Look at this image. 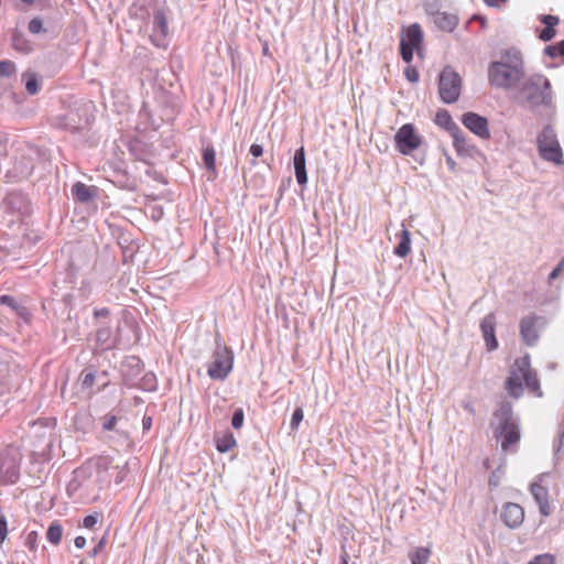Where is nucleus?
I'll list each match as a JSON object with an SVG mask.
<instances>
[{"instance_id": "1", "label": "nucleus", "mask_w": 564, "mask_h": 564, "mask_svg": "<svg viewBox=\"0 0 564 564\" xmlns=\"http://www.w3.org/2000/svg\"><path fill=\"white\" fill-rule=\"evenodd\" d=\"M487 76L489 84L495 88L503 90L517 88L525 76L521 51L517 47L503 50L499 59L489 63Z\"/></svg>"}, {"instance_id": "2", "label": "nucleus", "mask_w": 564, "mask_h": 564, "mask_svg": "<svg viewBox=\"0 0 564 564\" xmlns=\"http://www.w3.org/2000/svg\"><path fill=\"white\" fill-rule=\"evenodd\" d=\"M490 427L492 429L494 436L497 440H501V449L503 452L512 451V446L520 441V421L514 415L512 405L508 401H502L494 412Z\"/></svg>"}, {"instance_id": "3", "label": "nucleus", "mask_w": 564, "mask_h": 564, "mask_svg": "<svg viewBox=\"0 0 564 564\" xmlns=\"http://www.w3.org/2000/svg\"><path fill=\"white\" fill-rule=\"evenodd\" d=\"M518 99L523 107L534 109L538 107H552L553 90L551 82L543 74H532L517 87Z\"/></svg>"}, {"instance_id": "4", "label": "nucleus", "mask_w": 564, "mask_h": 564, "mask_svg": "<svg viewBox=\"0 0 564 564\" xmlns=\"http://www.w3.org/2000/svg\"><path fill=\"white\" fill-rule=\"evenodd\" d=\"M234 361L235 355L232 349L217 334L209 360L205 364L208 377L217 381L226 380L232 371Z\"/></svg>"}, {"instance_id": "5", "label": "nucleus", "mask_w": 564, "mask_h": 564, "mask_svg": "<svg viewBox=\"0 0 564 564\" xmlns=\"http://www.w3.org/2000/svg\"><path fill=\"white\" fill-rule=\"evenodd\" d=\"M95 344L100 350L116 347L120 332L119 325H113L110 311L107 307L94 310Z\"/></svg>"}, {"instance_id": "6", "label": "nucleus", "mask_w": 564, "mask_h": 564, "mask_svg": "<svg viewBox=\"0 0 564 564\" xmlns=\"http://www.w3.org/2000/svg\"><path fill=\"white\" fill-rule=\"evenodd\" d=\"M536 147L540 156L544 161L552 162L556 165H562L564 163L563 150L552 126H545L540 132L536 138Z\"/></svg>"}, {"instance_id": "7", "label": "nucleus", "mask_w": 564, "mask_h": 564, "mask_svg": "<svg viewBox=\"0 0 564 564\" xmlns=\"http://www.w3.org/2000/svg\"><path fill=\"white\" fill-rule=\"evenodd\" d=\"M462 79L453 67L446 66L440 74L438 93L443 102L453 104L460 95Z\"/></svg>"}, {"instance_id": "8", "label": "nucleus", "mask_w": 564, "mask_h": 564, "mask_svg": "<svg viewBox=\"0 0 564 564\" xmlns=\"http://www.w3.org/2000/svg\"><path fill=\"white\" fill-rule=\"evenodd\" d=\"M423 42V32L417 23L411 24L400 40V54L405 63L413 59L414 50L420 48Z\"/></svg>"}, {"instance_id": "9", "label": "nucleus", "mask_w": 564, "mask_h": 564, "mask_svg": "<svg viewBox=\"0 0 564 564\" xmlns=\"http://www.w3.org/2000/svg\"><path fill=\"white\" fill-rule=\"evenodd\" d=\"M394 142L401 154L409 155L421 145L422 140L412 123H404L394 134Z\"/></svg>"}, {"instance_id": "10", "label": "nucleus", "mask_w": 564, "mask_h": 564, "mask_svg": "<svg viewBox=\"0 0 564 564\" xmlns=\"http://www.w3.org/2000/svg\"><path fill=\"white\" fill-rule=\"evenodd\" d=\"M516 369L520 371L522 380L524 381L528 390L530 392L535 393L538 397H542L540 381L536 377L535 371L531 369V361L529 355L516 359Z\"/></svg>"}, {"instance_id": "11", "label": "nucleus", "mask_w": 564, "mask_h": 564, "mask_svg": "<svg viewBox=\"0 0 564 564\" xmlns=\"http://www.w3.org/2000/svg\"><path fill=\"white\" fill-rule=\"evenodd\" d=\"M543 317L535 314L528 315L520 321V336L528 346H534L539 340V327Z\"/></svg>"}, {"instance_id": "12", "label": "nucleus", "mask_w": 564, "mask_h": 564, "mask_svg": "<svg viewBox=\"0 0 564 564\" xmlns=\"http://www.w3.org/2000/svg\"><path fill=\"white\" fill-rule=\"evenodd\" d=\"M169 34L167 19L163 10H156L153 14V25L150 40L156 47L166 46V36Z\"/></svg>"}, {"instance_id": "13", "label": "nucleus", "mask_w": 564, "mask_h": 564, "mask_svg": "<svg viewBox=\"0 0 564 564\" xmlns=\"http://www.w3.org/2000/svg\"><path fill=\"white\" fill-rule=\"evenodd\" d=\"M462 123L480 139L488 140L490 138L488 120L485 117L476 112H466L462 117Z\"/></svg>"}, {"instance_id": "14", "label": "nucleus", "mask_w": 564, "mask_h": 564, "mask_svg": "<svg viewBox=\"0 0 564 564\" xmlns=\"http://www.w3.org/2000/svg\"><path fill=\"white\" fill-rule=\"evenodd\" d=\"M20 476V465L15 456L9 453L0 454V478L3 482L14 484Z\"/></svg>"}, {"instance_id": "15", "label": "nucleus", "mask_w": 564, "mask_h": 564, "mask_svg": "<svg viewBox=\"0 0 564 564\" xmlns=\"http://www.w3.org/2000/svg\"><path fill=\"white\" fill-rule=\"evenodd\" d=\"M501 519L508 528L516 529L522 524L524 511L520 505L507 502L503 507Z\"/></svg>"}, {"instance_id": "16", "label": "nucleus", "mask_w": 564, "mask_h": 564, "mask_svg": "<svg viewBox=\"0 0 564 564\" xmlns=\"http://www.w3.org/2000/svg\"><path fill=\"white\" fill-rule=\"evenodd\" d=\"M480 329L482 333V337L485 339L486 346L488 350H495L498 348V340L496 338V316L495 314L490 313L487 314L481 323H480Z\"/></svg>"}, {"instance_id": "17", "label": "nucleus", "mask_w": 564, "mask_h": 564, "mask_svg": "<svg viewBox=\"0 0 564 564\" xmlns=\"http://www.w3.org/2000/svg\"><path fill=\"white\" fill-rule=\"evenodd\" d=\"M55 121L56 126L72 132L78 131L87 124V118L83 119L78 113L74 111H69L65 116L56 117Z\"/></svg>"}, {"instance_id": "18", "label": "nucleus", "mask_w": 564, "mask_h": 564, "mask_svg": "<svg viewBox=\"0 0 564 564\" xmlns=\"http://www.w3.org/2000/svg\"><path fill=\"white\" fill-rule=\"evenodd\" d=\"M293 166L296 182L300 186H305L307 183V172H306V160H305V151L304 148L301 147L295 150L293 156Z\"/></svg>"}, {"instance_id": "19", "label": "nucleus", "mask_w": 564, "mask_h": 564, "mask_svg": "<svg viewBox=\"0 0 564 564\" xmlns=\"http://www.w3.org/2000/svg\"><path fill=\"white\" fill-rule=\"evenodd\" d=\"M530 490H531V494H532L534 500L539 505V509H540L541 514H543L544 517L550 516L551 507H550V503H549V491H547V489L544 486L534 482V484L531 485Z\"/></svg>"}, {"instance_id": "20", "label": "nucleus", "mask_w": 564, "mask_h": 564, "mask_svg": "<svg viewBox=\"0 0 564 564\" xmlns=\"http://www.w3.org/2000/svg\"><path fill=\"white\" fill-rule=\"evenodd\" d=\"M506 390L516 399L520 398L523 393L522 376L520 371L516 369V362L511 366L510 375L506 380Z\"/></svg>"}, {"instance_id": "21", "label": "nucleus", "mask_w": 564, "mask_h": 564, "mask_svg": "<svg viewBox=\"0 0 564 564\" xmlns=\"http://www.w3.org/2000/svg\"><path fill=\"white\" fill-rule=\"evenodd\" d=\"M453 144L458 155L471 156L476 152V147L471 144L465 133L459 130L453 137Z\"/></svg>"}, {"instance_id": "22", "label": "nucleus", "mask_w": 564, "mask_h": 564, "mask_svg": "<svg viewBox=\"0 0 564 564\" xmlns=\"http://www.w3.org/2000/svg\"><path fill=\"white\" fill-rule=\"evenodd\" d=\"M434 22L441 30L452 32L457 26L458 19L455 14L438 12L435 14Z\"/></svg>"}, {"instance_id": "23", "label": "nucleus", "mask_w": 564, "mask_h": 564, "mask_svg": "<svg viewBox=\"0 0 564 564\" xmlns=\"http://www.w3.org/2000/svg\"><path fill=\"white\" fill-rule=\"evenodd\" d=\"M435 123L447 130L452 137L460 130L447 110L437 111Z\"/></svg>"}, {"instance_id": "24", "label": "nucleus", "mask_w": 564, "mask_h": 564, "mask_svg": "<svg viewBox=\"0 0 564 564\" xmlns=\"http://www.w3.org/2000/svg\"><path fill=\"white\" fill-rule=\"evenodd\" d=\"M22 80L24 83L25 90L29 95L33 96L40 91L41 80L36 73L31 72V70L23 73Z\"/></svg>"}, {"instance_id": "25", "label": "nucleus", "mask_w": 564, "mask_h": 564, "mask_svg": "<svg viewBox=\"0 0 564 564\" xmlns=\"http://www.w3.org/2000/svg\"><path fill=\"white\" fill-rule=\"evenodd\" d=\"M73 196L80 203H88L94 197V191L82 182H76L72 187Z\"/></svg>"}, {"instance_id": "26", "label": "nucleus", "mask_w": 564, "mask_h": 564, "mask_svg": "<svg viewBox=\"0 0 564 564\" xmlns=\"http://www.w3.org/2000/svg\"><path fill=\"white\" fill-rule=\"evenodd\" d=\"M13 48L22 54H29L33 51L32 43L20 32H14L11 37Z\"/></svg>"}, {"instance_id": "27", "label": "nucleus", "mask_w": 564, "mask_h": 564, "mask_svg": "<svg viewBox=\"0 0 564 564\" xmlns=\"http://www.w3.org/2000/svg\"><path fill=\"white\" fill-rule=\"evenodd\" d=\"M411 251V235L405 228L401 231L400 241L394 248V254L404 258Z\"/></svg>"}, {"instance_id": "28", "label": "nucleus", "mask_w": 564, "mask_h": 564, "mask_svg": "<svg viewBox=\"0 0 564 564\" xmlns=\"http://www.w3.org/2000/svg\"><path fill=\"white\" fill-rule=\"evenodd\" d=\"M0 304L9 306L13 312L17 313L20 317H28L29 312L26 307L22 306L20 303L15 301V299L11 295L3 294L0 296Z\"/></svg>"}, {"instance_id": "29", "label": "nucleus", "mask_w": 564, "mask_h": 564, "mask_svg": "<svg viewBox=\"0 0 564 564\" xmlns=\"http://www.w3.org/2000/svg\"><path fill=\"white\" fill-rule=\"evenodd\" d=\"M215 442L219 453H227L237 445V441L230 432L217 437Z\"/></svg>"}, {"instance_id": "30", "label": "nucleus", "mask_w": 564, "mask_h": 564, "mask_svg": "<svg viewBox=\"0 0 564 564\" xmlns=\"http://www.w3.org/2000/svg\"><path fill=\"white\" fill-rule=\"evenodd\" d=\"M63 536V528L58 521H53L47 531H46V539L50 543L57 545L61 543Z\"/></svg>"}, {"instance_id": "31", "label": "nucleus", "mask_w": 564, "mask_h": 564, "mask_svg": "<svg viewBox=\"0 0 564 564\" xmlns=\"http://www.w3.org/2000/svg\"><path fill=\"white\" fill-rule=\"evenodd\" d=\"M430 556L431 550L429 547H417L410 554L411 564H427Z\"/></svg>"}, {"instance_id": "32", "label": "nucleus", "mask_w": 564, "mask_h": 564, "mask_svg": "<svg viewBox=\"0 0 564 564\" xmlns=\"http://www.w3.org/2000/svg\"><path fill=\"white\" fill-rule=\"evenodd\" d=\"M203 162L208 171L215 172L216 170V153L212 145L203 150Z\"/></svg>"}, {"instance_id": "33", "label": "nucleus", "mask_w": 564, "mask_h": 564, "mask_svg": "<svg viewBox=\"0 0 564 564\" xmlns=\"http://www.w3.org/2000/svg\"><path fill=\"white\" fill-rule=\"evenodd\" d=\"M140 388L149 392L155 391L158 389L155 375L153 372H147L140 381Z\"/></svg>"}, {"instance_id": "34", "label": "nucleus", "mask_w": 564, "mask_h": 564, "mask_svg": "<svg viewBox=\"0 0 564 564\" xmlns=\"http://www.w3.org/2000/svg\"><path fill=\"white\" fill-rule=\"evenodd\" d=\"M544 53L551 57L556 58L558 56L564 57V40L554 45H547L544 48Z\"/></svg>"}, {"instance_id": "35", "label": "nucleus", "mask_w": 564, "mask_h": 564, "mask_svg": "<svg viewBox=\"0 0 564 564\" xmlns=\"http://www.w3.org/2000/svg\"><path fill=\"white\" fill-rule=\"evenodd\" d=\"M17 72V65L10 59L0 61V77H10Z\"/></svg>"}, {"instance_id": "36", "label": "nucleus", "mask_w": 564, "mask_h": 564, "mask_svg": "<svg viewBox=\"0 0 564 564\" xmlns=\"http://www.w3.org/2000/svg\"><path fill=\"white\" fill-rule=\"evenodd\" d=\"M28 30L30 33L32 34H40L42 32H46V30L44 29L43 26V21L40 17H35L33 18L29 24H28Z\"/></svg>"}, {"instance_id": "37", "label": "nucleus", "mask_w": 564, "mask_h": 564, "mask_svg": "<svg viewBox=\"0 0 564 564\" xmlns=\"http://www.w3.org/2000/svg\"><path fill=\"white\" fill-rule=\"evenodd\" d=\"M304 413L302 408H296L292 414L290 429L292 432L297 431L300 423L303 421Z\"/></svg>"}, {"instance_id": "38", "label": "nucleus", "mask_w": 564, "mask_h": 564, "mask_svg": "<svg viewBox=\"0 0 564 564\" xmlns=\"http://www.w3.org/2000/svg\"><path fill=\"white\" fill-rule=\"evenodd\" d=\"M245 421V412L241 408H238L235 410L232 417H231V426L235 430H239L242 427Z\"/></svg>"}, {"instance_id": "39", "label": "nucleus", "mask_w": 564, "mask_h": 564, "mask_svg": "<svg viewBox=\"0 0 564 564\" xmlns=\"http://www.w3.org/2000/svg\"><path fill=\"white\" fill-rule=\"evenodd\" d=\"M528 564H555V556L550 553L534 556Z\"/></svg>"}, {"instance_id": "40", "label": "nucleus", "mask_w": 564, "mask_h": 564, "mask_svg": "<svg viewBox=\"0 0 564 564\" xmlns=\"http://www.w3.org/2000/svg\"><path fill=\"white\" fill-rule=\"evenodd\" d=\"M9 359L10 356L7 352L0 351V378H3L10 371Z\"/></svg>"}, {"instance_id": "41", "label": "nucleus", "mask_w": 564, "mask_h": 564, "mask_svg": "<svg viewBox=\"0 0 564 564\" xmlns=\"http://www.w3.org/2000/svg\"><path fill=\"white\" fill-rule=\"evenodd\" d=\"M95 382V373L93 371H84L82 373V387L85 389H89L93 387Z\"/></svg>"}, {"instance_id": "42", "label": "nucleus", "mask_w": 564, "mask_h": 564, "mask_svg": "<svg viewBox=\"0 0 564 564\" xmlns=\"http://www.w3.org/2000/svg\"><path fill=\"white\" fill-rule=\"evenodd\" d=\"M404 75H405V78L410 82V83H416L419 82V78H420V74H419V70L413 67V66H408L405 69H404Z\"/></svg>"}, {"instance_id": "43", "label": "nucleus", "mask_w": 564, "mask_h": 564, "mask_svg": "<svg viewBox=\"0 0 564 564\" xmlns=\"http://www.w3.org/2000/svg\"><path fill=\"white\" fill-rule=\"evenodd\" d=\"M558 21L560 19L556 15L544 14L541 17V22L544 24L545 28L554 29V26L558 24Z\"/></svg>"}, {"instance_id": "44", "label": "nucleus", "mask_w": 564, "mask_h": 564, "mask_svg": "<svg viewBox=\"0 0 564 564\" xmlns=\"http://www.w3.org/2000/svg\"><path fill=\"white\" fill-rule=\"evenodd\" d=\"M555 34H556L555 29L544 26V29L541 31L539 37L543 42H549L555 36Z\"/></svg>"}, {"instance_id": "45", "label": "nucleus", "mask_w": 564, "mask_h": 564, "mask_svg": "<svg viewBox=\"0 0 564 564\" xmlns=\"http://www.w3.org/2000/svg\"><path fill=\"white\" fill-rule=\"evenodd\" d=\"M82 486V482L78 480L77 477H74L66 487L68 496H73Z\"/></svg>"}, {"instance_id": "46", "label": "nucleus", "mask_w": 564, "mask_h": 564, "mask_svg": "<svg viewBox=\"0 0 564 564\" xmlns=\"http://www.w3.org/2000/svg\"><path fill=\"white\" fill-rule=\"evenodd\" d=\"M98 522V514L97 513H94V514H88L84 518L83 520V525L84 528L86 529H91L94 528Z\"/></svg>"}, {"instance_id": "47", "label": "nucleus", "mask_w": 564, "mask_h": 564, "mask_svg": "<svg viewBox=\"0 0 564 564\" xmlns=\"http://www.w3.org/2000/svg\"><path fill=\"white\" fill-rule=\"evenodd\" d=\"M8 533V523L4 516H0V544L3 543V541L7 538Z\"/></svg>"}, {"instance_id": "48", "label": "nucleus", "mask_w": 564, "mask_h": 564, "mask_svg": "<svg viewBox=\"0 0 564 564\" xmlns=\"http://www.w3.org/2000/svg\"><path fill=\"white\" fill-rule=\"evenodd\" d=\"M564 270V259H562L557 265L551 271L549 275V280H555L561 274V272Z\"/></svg>"}, {"instance_id": "49", "label": "nucleus", "mask_w": 564, "mask_h": 564, "mask_svg": "<svg viewBox=\"0 0 564 564\" xmlns=\"http://www.w3.org/2000/svg\"><path fill=\"white\" fill-rule=\"evenodd\" d=\"M117 423V417L115 415L108 416L105 419L102 423V427L106 431H112L115 429V425Z\"/></svg>"}, {"instance_id": "50", "label": "nucleus", "mask_w": 564, "mask_h": 564, "mask_svg": "<svg viewBox=\"0 0 564 564\" xmlns=\"http://www.w3.org/2000/svg\"><path fill=\"white\" fill-rule=\"evenodd\" d=\"M249 152L253 158H259L263 154V147L261 144L253 143L251 144Z\"/></svg>"}, {"instance_id": "51", "label": "nucleus", "mask_w": 564, "mask_h": 564, "mask_svg": "<svg viewBox=\"0 0 564 564\" xmlns=\"http://www.w3.org/2000/svg\"><path fill=\"white\" fill-rule=\"evenodd\" d=\"M106 544V539L102 538L98 543L97 545L89 552V556L90 557H95L105 546Z\"/></svg>"}, {"instance_id": "52", "label": "nucleus", "mask_w": 564, "mask_h": 564, "mask_svg": "<svg viewBox=\"0 0 564 564\" xmlns=\"http://www.w3.org/2000/svg\"><path fill=\"white\" fill-rule=\"evenodd\" d=\"M152 427V417L144 415L142 419V429L144 432L149 431Z\"/></svg>"}, {"instance_id": "53", "label": "nucleus", "mask_w": 564, "mask_h": 564, "mask_svg": "<svg viewBox=\"0 0 564 564\" xmlns=\"http://www.w3.org/2000/svg\"><path fill=\"white\" fill-rule=\"evenodd\" d=\"M35 2V0H17V3H15V8L19 10V11H23L24 10V7H22V4L24 6H31Z\"/></svg>"}, {"instance_id": "54", "label": "nucleus", "mask_w": 564, "mask_h": 564, "mask_svg": "<svg viewBox=\"0 0 564 564\" xmlns=\"http://www.w3.org/2000/svg\"><path fill=\"white\" fill-rule=\"evenodd\" d=\"M35 540H36V533L35 532H30L26 536V544L31 547V549H34L35 546Z\"/></svg>"}, {"instance_id": "55", "label": "nucleus", "mask_w": 564, "mask_h": 564, "mask_svg": "<svg viewBox=\"0 0 564 564\" xmlns=\"http://www.w3.org/2000/svg\"><path fill=\"white\" fill-rule=\"evenodd\" d=\"M74 544L77 549H83L86 545V538L82 535L76 536Z\"/></svg>"}, {"instance_id": "56", "label": "nucleus", "mask_w": 564, "mask_h": 564, "mask_svg": "<svg viewBox=\"0 0 564 564\" xmlns=\"http://www.w3.org/2000/svg\"><path fill=\"white\" fill-rule=\"evenodd\" d=\"M462 406L464 408L465 411H467L469 414H474L475 413V409H474V405L466 401V402H463L462 403Z\"/></svg>"}, {"instance_id": "57", "label": "nucleus", "mask_w": 564, "mask_h": 564, "mask_svg": "<svg viewBox=\"0 0 564 564\" xmlns=\"http://www.w3.org/2000/svg\"><path fill=\"white\" fill-rule=\"evenodd\" d=\"M6 392H7V387L2 382H0V406L3 405L2 398L4 397Z\"/></svg>"}, {"instance_id": "58", "label": "nucleus", "mask_w": 564, "mask_h": 564, "mask_svg": "<svg viewBox=\"0 0 564 564\" xmlns=\"http://www.w3.org/2000/svg\"><path fill=\"white\" fill-rule=\"evenodd\" d=\"M446 164L451 171H455L456 163L451 156L446 158Z\"/></svg>"}, {"instance_id": "59", "label": "nucleus", "mask_w": 564, "mask_h": 564, "mask_svg": "<svg viewBox=\"0 0 564 564\" xmlns=\"http://www.w3.org/2000/svg\"><path fill=\"white\" fill-rule=\"evenodd\" d=\"M498 484H499V482H498V479H497V477H496V474H495V473H492V475H491V476H490V478H489V485H490V486H495V487H497V486H498Z\"/></svg>"}, {"instance_id": "60", "label": "nucleus", "mask_w": 564, "mask_h": 564, "mask_svg": "<svg viewBox=\"0 0 564 564\" xmlns=\"http://www.w3.org/2000/svg\"><path fill=\"white\" fill-rule=\"evenodd\" d=\"M348 560H349V556L346 552H344L341 555H340V561H339V564H349L348 563Z\"/></svg>"}, {"instance_id": "61", "label": "nucleus", "mask_w": 564, "mask_h": 564, "mask_svg": "<svg viewBox=\"0 0 564 564\" xmlns=\"http://www.w3.org/2000/svg\"><path fill=\"white\" fill-rule=\"evenodd\" d=\"M107 466H108V460H107V458H101V459H99V462H98V467H99V468H107Z\"/></svg>"}, {"instance_id": "62", "label": "nucleus", "mask_w": 564, "mask_h": 564, "mask_svg": "<svg viewBox=\"0 0 564 564\" xmlns=\"http://www.w3.org/2000/svg\"><path fill=\"white\" fill-rule=\"evenodd\" d=\"M128 361H129V362H131V365H132V364H135V365H139V364H140V359H138L137 357H130V358L128 359Z\"/></svg>"}]
</instances>
